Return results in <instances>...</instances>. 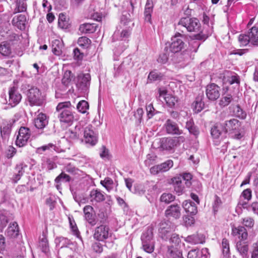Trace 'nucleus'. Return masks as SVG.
Returning <instances> with one entry per match:
<instances>
[{"mask_svg": "<svg viewBox=\"0 0 258 258\" xmlns=\"http://www.w3.org/2000/svg\"><path fill=\"white\" fill-rule=\"evenodd\" d=\"M173 165V161L171 160H168L160 164L151 167L150 172L153 174H157L159 172L167 171Z\"/></svg>", "mask_w": 258, "mask_h": 258, "instance_id": "2eb2a0df", "label": "nucleus"}, {"mask_svg": "<svg viewBox=\"0 0 258 258\" xmlns=\"http://www.w3.org/2000/svg\"><path fill=\"white\" fill-rule=\"evenodd\" d=\"M164 126L168 134L180 135L182 133V130L179 129L177 124L170 119H168L166 121Z\"/></svg>", "mask_w": 258, "mask_h": 258, "instance_id": "4468645a", "label": "nucleus"}, {"mask_svg": "<svg viewBox=\"0 0 258 258\" xmlns=\"http://www.w3.org/2000/svg\"><path fill=\"white\" fill-rule=\"evenodd\" d=\"M233 100V98L230 94H223L219 100V105L221 107L228 106Z\"/></svg>", "mask_w": 258, "mask_h": 258, "instance_id": "f704fd0d", "label": "nucleus"}, {"mask_svg": "<svg viewBox=\"0 0 258 258\" xmlns=\"http://www.w3.org/2000/svg\"><path fill=\"white\" fill-rule=\"evenodd\" d=\"M96 27L94 24L84 23L80 26L79 31L82 33H93L96 31Z\"/></svg>", "mask_w": 258, "mask_h": 258, "instance_id": "c756f323", "label": "nucleus"}, {"mask_svg": "<svg viewBox=\"0 0 258 258\" xmlns=\"http://www.w3.org/2000/svg\"><path fill=\"white\" fill-rule=\"evenodd\" d=\"M175 199V197L171 194L164 193L160 197V201L166 204H169L173 202Z\"/></svg>", "mask_w": 258, "mask_h": 258, "instance_id": "603ef678", "label": "nucleus"}, {"mask_svg": "<svg viewBox=\"0 0 258 258\" xmlns=\"http://www.w3.org/2000/svg\"><path fill=\"white\" fill-rule=\"evenodd\" d=\"M220 87L214 83L207 85L206 91L207 98L212 101L217 100L220 97Z\"/></svg>", "mask_w": 258, "mask_h": 258, "instance_id": "ddd939ff", "label": "nucleus"}, {"mask_svg": "<svg viewBox=\"0 0 258 258\" xmlns=\"http://www.w3.org/2000/svg\"><path fill=\"white\" fill-rule=\"evenodd\" d=\"M142 246L144 250L148 253H152L154 249L153 242L142 243Z\"/></svg>", "mask_w": 258, "mask_h": 258, "instance_id": "680f3d73", "label": "nucleus"}, {"mask_svg": "<svg viewBox=\"0 0 258 258\" xmlns=\"http://www.w3.org/2000/svg\"><path fill=\"white\" fill-rule=\"evenodd\" d=\"M56 109L58 112V118L61 122L71 123L73 121L74 115L70 102L59 103Z\"/></svg>", "mask_w": 258, "mask_h": 258, "instance_id": "20e7f679", "label": "nucleus"}, {"mask_svg": "<svg viewBox=\"0 0 258 258\" xmlns=\"http://www.w3.org/2000/svg\"><path fill=\"white\" fill-rule=\"evenodd\" d=\"M70 242V240L68 238L63 237H60L55 239V243L58 245V246H60L61 248L64 246L66 244H69Z\"/></svg>", "mask_w": 258, "mask_h": 258, "instance_id": "0e129e2a", "label": "nucleus"}, {"mask_svg": "<svg viewBox=\"0 0 258 258\" xmlns=\"http://www.w3.org/2000/svg\"><path fill=\"white\" fill-rule=\"evenodd\" d=\"M161 77L162 76L161 74L152 71L150 73L148 79L150 81H155L160 80Z\"/></svg>", "mask_w": 258, "mask_h": 258, "instance_id": "338daca9", "label": "nucleus"}, {"mask_svg": "<svg viewBox=\"0 0 258 258\" xmlns=\"http://www.w3.org/2000/svg\"><path fill=\"white\" fill-rule=\"evenodd\" d=\"M62 45L61 42L58 40H55L53 41L52 44V52L56 55H60L62 53Z\"/></svg>", "mask_w": 258, "mask_h": 258, "instance_id": "58836bf2", "label": "nucleus"}, {"mask_svg": "<svg viewBox=\"0 0 258 258\" xmlns=\"http://www.w3.org/2000/svg\"><path fill=\"white\" fill-rule=\"evenodd\" d=\"M27 10V5L25 0H17L16 7L14 9V13L25 12Z\"/></svg>", "mask_w": 258, "mask_h": 258, "instance_id": "a19ab883", "label": "nucleus"}, {"mask_svg": "<svg viewBox=\"0 0 258 258\" xmlns=\"http://www.w3.org/2000/svg\"><path fill=\"white\" fill-rule=\"evenodd\" d=\"M172 182L175 191L179 194H181L184 188V183L182 182L181 178L175 177L172 178Z\"/></svg>", "mask_w": 258, "mask_h": 258, "instance_id": "7c9ffc66", "label": "nucleus"}, {"mask_svg": "<svg viewBox=\"0 0 258 258\" xmlns=\"http://www.w3.org/2000/svg\"><path fill=\"white\" fill-rule=\"evenodd\" d=\"M48 120L45 114L39 113L34 119V125L37 128L42 129L47 125Z\"/></svg>", "mask_w": 258, "mask_h": 258, "instance_id": "412c9836", "label": "nucleus"}, {"mask_svg": "<svg viewBox=\"0 0 258 258\" xmlns=\"http://www.w3.org/2000/svg\"><path fill=\"white\" fill-rule=\"evenodd\" d=\"M44 165L48 170H52L57 167L55 163L50 158L45 159Z\"/></svg>", "mask_w": 258, "mask_h": 258, "instance_id": "052dcab7", "label": "nucleus"}, {"mask_svg": "<svg viewBox=\"0 0 258 258\" xmlns=\"http://www.w3.org/2000/svg\"><path fill=\"white\" fill-rule=\"evenodd\" d=\"M182 36L183 35L179 32H177L175 36L171 38V42L166 44V46L165 50L167 51L169 50V51L174 53L180 51L184 48V43L179 37Z\"/></svg>", "mask_w": 258, "mask_h": 258, "instance_id": "6e6552de", "label": "nucleus"}, {"mask_svg": "<svg viewBox=\"0 0 258 258\" xmlns=\"http://www.w3.org/2000/svg\"><path fill=\"white\" fill-rule=\"evenodd\" d=\"M58 148L56 147L55 145L52 143H49L47 145H45L44 146H42L40 147H39L37 149V153L39 154H42L43 152H44L46 150H54L56 152H58L57 150Z\"/></svg>", "mask_w": 258, "mask_h": 258, "instance_id": "49530a36", "label": "nucleus"}, {"mask_svg": "<svg viewBox=\"0 0 258 258\" xmlns=\"http://www.w3.org/2000/svg\"><path fill=\"white\" fill-rule=\"evenodd\" d=\"M254 220L251 217H247L242 220V224L247 228H252L254 225Z\"/></svg>", "mask_w": 258, "mask_h": 258, "instance_id": "e2e57ef3", "label": "nucleus"}, {"mask_svg": "<svg viewBox=\"0 0 258 258\" xmlns=\"http://www.w3.org/2000/svg\"><path fill=\"white\" fill-rule=\"evenodd\" d=\"M0 53L4 56H9L12 53V48L10 42L3 41L0 43Z\"/></svg>", "mask_w": 258, "mask_h": 258, "instance_id": "c85d7f7f", "label": "nucleus"}, {"mask_svg": "<svg viewBox=\"0 0 258 258\" xmlns=\"http://www.w3.org/2000/svg\"><path fill=\"white\" fill-rule=\"evenodd\" d=\"M153 238V229L148 228L147 230L144 232L141 236L142 243L152 242Z\"/></svg>", "mask_w": 258, "mask_h": 258, "instance_id": "4c0bfd02", "label": "nucleus"}, {"mask_svg": "<svg viewBox=\"0 0 258 258\" xmlns=\"http://www.w3.org/2000/svg\"><path fill=\"white\" fill-rule=\"evenodd\" d=\"M39 246L43 252L47 253L49 251L48 240L46 236L44 233L40 237Z\"/></svg>", "mask_w": 258, "mask_h": 258, "instance_id": "e433bc0d", "label": "nucleus"}, {"mask_svg": "<svg viewBox=\"0 0 258 258\" xmlns=\"http://www.w3.org/2000/svg\"><path fill=\"white\" fill-rule=\"evenodd\" d=\"M112 236V232L110 230L108 226L101 224L96 227L93 233V238L97 241H100L105 243V245L107 247L111 248L113 245V241H108Z\"/></svg>", "mask_w": 258, "mask_h": 258, "instance_id": "7ed1b4c3", "label": "nucleus"}, {"mask_svg": "<svg viewBox=\"0 0 258 258\" xmlns=\"http://www.w3.org/2000/svg\"><path fill=\"white\" fill-rule=\"evenodd\" d=\"M22 99V95L19 92L18 88L13 86L9 88V98L6 99V103L13 107L18 105Z\"/></svg>", "mask_w": 258, "mask_h": 258, "instance_id": "1a4fd4ad", "label": "nucleus"}, {"mask_svg": "<svg viewBox=\"0 0 258 258\" xmlns=\"http://www.w3.org/2000/svg\"><path fill=\"white\" fill-rule=\"evenodd\" d=\"M236 249L243 258H248V244L245 240H240L236 243Z\"/></svg>", "mask_w": 258, "mask_h": 258, "instance_id": "4be33fe9", "label": "nucleus"}, {"mask_svg": "<svg viewBox=\"0 0 258 258\" xmlns=\"http://www.w3.org/2000/svg\"><path fill=\"white\" fill-rule=\"evenodd\" d=\"M233 113L236 117H237L240 119H243L246 118V113L240 107L239 105H236L234 107Z\"/></svg>", "mask_w": 258, "mask_h": 258, "instance_id": "a18cd8bd", "label": "nucleus"}, {"mask_svg": "<svg viewBox=\"0 0 258 258\" xmlns=\"http://www.w3.org/2000/svg\"><path fill=\"white\" fill-rule=\"evenodd\" d=\"M153 3L152 0H147L144 11L145 20L151 22V14L153 12Z\"/></svg>", "mask_w": 258, "mask_h": 258, "instance_id": "cd10ccee", "label": "nucleus"}, {"mask_svg": "<svg viewBox=\"0 0 258 258\" xmlns=\"http://www.w3.org/2000/svg\"><path fill=\"white\" fill-rule=\"evenodd\" d=\"M147 114L148 119H150L156 113H158V111L153 107L152 104H149L146 106Z\"/></svg>", "mask_w": 258, "mask_h": 258, "instance_id": "6e6d98bb", "label": "nucleus"}, {"mask_svg": "<svg viewBox=\"0 0 258 258\" xmlns=\"http://www.w3.org/2000/svg\"><path fill=\"white\" fill-rule=\"evenodd\" d=\"M77 108L79 112L85 113L89 109V104L85 100L80 101L77 104Z\"/></svg>", "mask_w": 258, "mask_h": 258, "instance_id": "de8ad7c7", "label": "nucleus"}, {"mask_svg": "<svg viewBox=\"0 0 258 258\" xmlns=\"http://www.w3.org/2000/svg\"><path fill=\"white\" fill-rule=\"evenodd\" d=\"M182 207L187 213L191 215H195L197 212V207L196 204L190 201H185L182 204Z\"/></svg>", "mask_w": 258, "mask_h": 258, "instance_id": "bb28decb", "label": "nucleus"}, {"mask_svg": "<svg viewBox=\"0 0 258 258\" xmlns=\"http://www.w3.org/2000/svg\"><path fill=\"white\" fill-rule=\"evenodd\" d=\"M232 233L234 236H238L242 240H246L248 236L247 232L243 226L232 228Z\"/></svg>", "mask_w": 258, "mask_h": 258, "instance_id": "a878e982", "label": "nucleus"}, {"mask_svg": "<svg viewBox=\"0 0 258 258\" xmlns=\"http://www.w3.org/2000/svg\"><path fill=\"white\" fill-rule=\"evenodd\" d=\"M26 18L24 15H19L18 16L14 17L12 20V24L17 27L20 30H23L25 28V23Z\"/></svg>", "mask_w": 258, "mask_h": 258, "instance_id": "5701e85b", "label": "nucleus"}, {"mask_svg": "<svg viewBox=\"0 0 258 258\" xmlns=\"http://www.w3.org/2000/svg\"><path fill=\"white\" fill-rule=\"evenodd\" d=\"M239 205H242L244 208H247L248 211H252L254 214L258 215V202H253L250 205L247 206L246 202L239 203Z\"/></svg>", "mask_w": 258, "mask_h": 258, "instance_id": "c03bdc74", "label": "nucleus"}, {"mask_svg": "<svg viewBox=\"0 0 258 258\" xmlns=\"http://www.w3.org/2000/svg\"><path fill=\"white\" fill-rule=\"evenodd\" d=\"M91 42V40L85 36L81 37L78 40V45L83 49L89 48Z\"/></svg>", "mask_w": 258, "mask_h": 258, "instance_id": "79ce46f5", "label": "nucleus"}, {"mask_svg": "<svg viewBox=\"0 0 258 258\" xmlns=\"http://www.w3.org/2000/svg\"><path fill=\"white\" fill-rule=\"evenodd\" d=\"M131 23L130 19L126 16L122 15L120 19V24L112 35L113 41H119L118 47L115 50L117 54L122 53L128 46V38L132 29L130 25Z\"/></svg>", "mask_w": 258, "mask_h": 258, "instance_id": "f257e3e1", "label": "nucleus"}, {"mask_svg": "<svg viewBox=\"0 0 258 258\" xmlns=\"http://www.w3.org/2000/svg\"><path fill=\"white\" fill-rule=\"evenodd\" d=\"M183 139L182 137L162 138L155 141L154 144H157L156 148L160 151H169L177 146L180 141H183Z\"/></svg>", "mask_w": 258, "mask_h": 258, "instance_id": "423d86ee", "label": "nucleus"}, {"mask_svg": "<svg viewBox=\"0 0 258 258\" xmlns=\"http://www.w3.org/2000/svg\"><path fill=\"white\" fill-rule=\"evenodd\" d=\"M183 27L190 32H197L193 37L196 40L205 41L207 36L203 34L201 31V26L200 21L195 18L184 17L180 19L176 26V29L180 30Z\"/></svg>", "mask_w": 258, "mask_h": 258, "instance_id": "f03ea898", "label": "nucleus"}, {"mask_svg": "<svg viewBox=\"0 0 258 258\" xmlns=\"http://www.w3.org/2000/svg\"><path fill=\"white\" fill-rule=\"evenodd\" d=\"M83 129L80 126H76L73 129L69 130L66 133V136L73 140H78L81 136Z\"/></svg>", "mask_w": 258, "mask_h": 258, "instance_id": "aec40b11", "label": "nucleus"}, {"mask_svg": "<svg viewBox=\"0 0 258 258\" xmlns=\"http://www.w3.org/2000/svg\"><path fill=\"white\" fill-rule=\"evenodd\" d=\"M223 132L224 128L222 123H216L211 130V134L215 139L218 138Z\"/></svg>", "mask_w": 258, "mask_h": 258, "instance_id": "2f4dec72", "label": "nucleus"}, {"mask_svg": "<svg viewBox=\"0 0 258 258\" xmlns=\"http://www.w3.org/2000/svg\"><path fill=\"white\" fill-rule=\"evenodd\" d=\"M164 100L167 105L171 108L173 107L177 102V99L175 97L169 94L166 95L164 97Z\"/></svg>", "mask_w": 258, "mask_h": 258, "instance_id": "09e8293b", "label": "nucleus"}, {"mask_svg": "<svg viewBox=\"0 0 258 258\" xmlns=\"http://www.w3.org/2000/svg\"><path fill=\"white\" fill-rule=\"evenodd\" d=\"M179 177L181 178L182 182H183L188 187L190 185V180L192 178V175L191 174L189 173H184Z\"/></svg>", "mask_w": 258, "mask_h": 258, "instance_id": "13d9d810", "label": "nucleus"}, {"mask_svg": "<svg viewBox=\"0 0 258 258\" xmlns=\"http://www.w3.org/2000/svg\"><path fill=\"white\" fill-rule=\"evenodd\" d=\"M238 40L241 46H245L247 45L250 40L248 35L241 34L238 37Z\"/></svg>", "mask_w": 258, "mask_h": 258, "instance_id": "5fc2aeb1", "label": "nucleus"}, {"mask_svg": "<svg viewBox=\"0 0 258 258\" xmlns=\"http://www.w3.org/2000/svg\"><path fill=\"white\" fill-rule=\"evenodd\" d=\"M184 240L192 244H203L205 242V236L201 233H196L185 237Z\"/></svg>", "mask_w": 258, "mask_h": 258, "instance_id": "f3484780", "label": "nucleus"}, {"mask_svg": "<svg viewBox=\"0 0 258 258\" xmlns=\"http://www.w3.org/2000/svg\"><path fill=\"white\" fill-rule=\"evenodd\" d=\"M156 156L153 154H148L147 155L146 159L145 160V164L146 166L149 167L153 164Z\"/></svg>", "mask_w": 258, "mask_h": 258, "instance_id": "69168bd1", "label": "nucleus"}, {"mask_svg": "<svg viewBox=\"0 0 258 258\" xmlns=\"http://www.w3.org/2000/svg\"><path fill=\"white\" fill-rule=\"evenodd\" d=\"M181 208L180 206L176 204H173L167 208L165 214L167 217H172L175 219H179L181 216Z\"/></svg>", "mask_w": 258, "mask_h": 258, "instance_id": "dca6fc26", "label": "nucleus"}, {"mask_svg": "<svg viewBox=\"0 0 258 258\" xmlns=\"http://www.w3.org/2000/svg\"><path fill=\"white\" fill-rule=\"evenodd\" d=\"M171 228L164 229V228H159V232L160 237L165 240H167L169 238V234Z\"/></svg>", "mask_w": 258, "mask_h": 258, "instance_id": "bf43d9fd", "label": "nucleus"}, {"mask_svg": "<svg viewBox=\"0 0 258 258\" xmlns=\"http://www.w3.org/2000/svg\"><path fill=\"white\" fill-rule=\"evenodd\" d=\"M100 184L109 192L113 189L114 185L113 180L108 177L105 178L104 180H101Z\"/></svg>", "mask_w": 258, "mask_h": 258, "instance_id": "ea45409f", "label": "nucleus"}, {"mask_svg": "<svg viewBox=\"0 0 258 258\" xmlns=\"http://www.w3.org/2000/svg\"><path fill=\"white\" fill-rule=\"evenodd\" d=\"M71 180V177L66 174L64 172H61L58 176H57L54 181L56 183H58L61 181L64 182H69Z\"/></svg>", "mask_w": 258, "mask_h": 258, "instance_id": "864d4df0", "label": "nucleus"}, {"mask_svg": "<svg viewBox=\"0 0 258 258\" xmlns=\"http://www.w3.org/2000/svg\"><path fill=\"white\" fill-rule=\"evenodd\" d=\"M6 234L10 238L17 237L19 234V226L17 223L14 222L10 223Z\"/></svg>", "mask_w": 258, "mask_h": 258, "instance_id": "393cba45", "label": "nucleus"}, {"mask_svg": "<svg viewBox=\"0 0 258 258\" xmlns=\"http://www.w3.org/2000/svg\"><path fill=\"white\" fill-rule=\"evenodd\" d=\"M203 95H199L196 97L195 101L192 103V106L195 112L201 111L204 107V102L203 101Z\"/></svg>", "mask_w": 258, "mask_h": 258, "instance_id": "473e14b6", "label": "nucleus"}, {"mask_svg": "<svg viewBox=\"0 0 258 258\" xmlns=\"http://www.w3.org/2000/svg\"><path fill=\"white\" fill-rule=\"evenodd\" d=\"M15 169L18 172V173H15L13 178V180L15 183H16L20 179L21 177L23 175L24 171L23 170V168L22 165H17Z\"/></svg>", "mask_w": 258, "mask_h": 258, "instance_id": "3c124183", "label": "nucleus"}, {"mask_svg": "<svg viewBox=\"0 0 258 258\" xmlns=\"http://www.w3.org/2000/svg\"><path fill=\"white\" fill-rule=\"evenodd\" d=\"M74 76L71 71H66L63 74L62 79V83L65 86H68L69 83L71 81Z\"/></svg>", "mask_w": 258, "mask_h": 258, "instance_id": "8fccbe9b", "label": "nucleus"}, {"mask_svg": "<svg viewBox=\"0 0 258 258\" xmlns=\"http://www.w3.org/2000/svg\"><path fill=\"white\" fill-rule=\"evenodd\" d=\"M31 136L30 129L26 127L22 126L20 128L17 136L16 144L19 147L25 146Z\"/></svg>", "mask_w": 258, "mask_h": 258, "instance_id": "9b49d317", "label": "nucleus"}, {"mask_svg": "<svg viewBox=\"0 0 258 258\" xmlns=\"http://www.w3.org/2000/svg\"><path fill=\"white\" fill-rule=\"evenodd\" d=\"M91 201L99 203L105 200V196L103 193L98 189H93L90 194Z\"/></svg>", "mask_w": 258, "mask_h": 258, "instance_id": "b1692460", "label": "nucleus"}, {"mask_svg": "<svg viewBox=\"0 0 258 258\" xmlns=\"http://www.w3.org/2000/svg\"><path fill=\"white\" fill-rule=\"evenodd\" d=\"M27 99L30 106H40L44 98L41 91L36 87H32L28 91Z\"/></svg>", "mask_w": 258, "mask_h": 258, "instance_id": "0eeeda50", "label": "nucleus"}, {"mask_svg": "<svg viewBox=\"0 0 258 258\" xmlns=\"http://www.w3.org/2000/svg\"><path fill=\"white\" fill-rule=\"evenodd\" d=\"M11 123L7 124L3 127H1V134L3 138L8 136L11 132Z\"/></svg>", "mask_w": 258, "mask_h": 258, "instance_id": "774afa93", "label": "nucleus"}, {"mask_svg": "<svg viewBox=\"0 0 258 258\" xmlns=\"http://www.w3.org/2000/svg\"><path fill=\"white\" fill-rule=\"evenodd\" d=\"M91 75L89 73L81 74L78 77V87L83 92H86L90 85Z\"/></svg>", "mask_w": 258, "mask_h": 258, "instance_id": "f8f14e48", "label": "nucleus"}, {"mask_svg": "<svg viewBox=\"0 0 258 258\" xmlns=\"http://www.w3.org/2000/svg\"><path fill=\"white\" fill-rule=\"evenodd\" d=\"M222 248L224 254L227 255L230 252L229 244L228 240L226 238H223L222 241Z\"/></svg>", "mask_w": 258, "mask_h": 258, "instance_id": "4d7b16f0", "label": "nucleus"}, {"mask_svg": "<svg viewBox=\"0 0 258 258\" xmlns=\"http://www.w3.org/2000/svg\"><path fill=\"white\" fill-rule=\"evenodd\" d=\"M167 256L168 258H183L181 252L173 246L168 248Z\"/></svg>", "mask_w": 258, "mask_h": 258, "instance_id": "c9c22d12", "label": "nucleus"}, {"mask_svg": "<svg viewBox=\"0 0 258 258\" xmlns=\"http://www.w3.org/2000/svg\"><path fill=\"white\" fill-rule=\"evenodd\" d=\"M93 211V208L89 205L85 206L83 209L85 219L92 226H94L96 224L95 216L92 214Z\"/></svg>", "mask_w": 258, "mask_h": 258, "instance_id": "6ab92c4d", "label": "nucleus"}, {"mask_svg": "<svg viewBox=\"0 0 258 258\" xmlns=\"http://www.w3.org/2000/svg\"><path fill=\"white\" fill-rule=\"evenodd\" d=\"M58 24L59 27L62 29H67L70 25L68 18L62 13L59 15Z\"/></svg>", "mask_w": 258, "mask_h": 258, "instance_id": "37998d69", "label": "nucleus"}, {"mask_svg": "<svg viewBox=\"0 0 258 258\" xmlns=\"http://www.w3.org/2000/svg\"><path fill=\"white\" fill-rule=\"evenodd\" d=\"M248 34L250 43L253 45L258 46V28L255 27H252Z\"/></svg>", "mask_w": 258, "mask_h": 258, "instance_id": "72a5a7b5", "label": "nucleus"}, {"mask_svg": "<svg viewBox=\"0 0 258 258\" xmlns=\"http://www.w3.org/2000/svg\"><path fill=\"white\" fill-rule=\"evenodd\" d=\"M93 129L92 125H88L83 130L85 143L91 146L95 145L98 142L97 134Z\"/></svg>", "mask_w": 258, "mask_h": 258, "instance_id": "9d476101", "label": "nucleus"}, {"mask_svg": "<svg viewBox=\"0 0 258 258\" xmlns=\"http://www.w3.org/2000/svg\"><path fill=\"white\" fill-rule=\"evenodd\" d=\"M222 124L224 133H228L231 138L239 140L243 137L240 133L241 123L238 120L233 118L226 120Z\"/></svg>", "mask_w": 258, "mask_h": 258, "instance_id": "39448f33", "label": "nucleus"}, {"mask_svg": "<svg viewBox=\"0 0 258 258\" xmlns=\"http://www.w3.org/2000/svg\"><path fill=\"white\" fill-rule=\"evenodd\" d=\"M221 75H223V81L224 82H228L231 85L234 83L239 84L240 83L239 76L235 73L229 71H224ZM220 77L221 78L222 76Z\"/></svg>", "mask_w": 258, "mask_h": 258, "instance_id": "a211bd4d", "label": "nucleus"}]
</instances>
